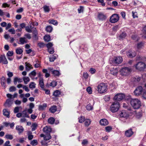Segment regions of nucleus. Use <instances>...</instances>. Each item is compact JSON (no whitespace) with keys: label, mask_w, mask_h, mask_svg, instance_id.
Masks as SVG:
<instances>
[{"label":"nucleus","mask_w":146,"mask_h":146,"mask_svg":"<svg viewBox=\"0 0 146 146\" xmlns=\"http://www.w3.org/2000/svg\"><path fill=\"white\" fill-rule=\"evenodd\" d=\"M28 138L29 140L32 139L33 138V135L32 134V133L30 131H27Z\"/></svg>","instance_id":"28"},{"label":"nucleus","mask_w":146,"mask_h":146,"mask_svg":"<svg viewBox=\"0 0 146 146\" xmlns=\"http://www.w3.org/2000/svg\"><path fill=\"white\" fill-rule=\"evenodd\" d=\"M57 84V82L56 81H53L50 83V86L53 87H54L56 86Z\"/></svg>","instance_id":"44"},{"label":"nucleus","mask_w":146,"mask_h":146,"mask_svg":"<svg viewBox=\"0 0 146 146\" xmlns=\"http://www.w3.org/2000/svg\"><path fill=\"white\" fill-rule=\"evenodd\" d=\"M23 52V50L21 48H17L16 50V52L17 54H21Z\"/></svg>","instance_id":"47"},{"label":"nucleus","mask_w":146,"mask_h":146,"mask_svg":"<svg viewBox=\"0 0 146 146\" xmlns=\"http://www.w3.org/2000/svg\"><path fill=\"white\" fill-rule=\"evenodd\" d=\"M48 52L50 54H52L54 52V50L53 48H49L48 49Z\"/></svg>","instance_id":"57"},{"label":"nucleus","mask_w":146,"mask_h":146,"mask_svg":"<svg viewBox=\"0 0 146 146\" xmlns=\"http://www.w3.org/2000/svg\"><path fill=\"white\" fill-rule=\"evenodd\" d=\"M127 56L130 58L135 57L136 55V53L134 50H129L127 53Z\"/></svg>","instance_id":"10"},{"label":"nucleus","mask_w":146,"mask_h":146,"mask_svg":"<svg viewBox=\"0 0 146 146\" xmlns=\"http://www.w3.org/2000/svg\"><path fill=\"white\" fill-rule=\"evenodd\" d=\"M53 46L51 42H49L46 44V46H47L48 49L49 48H52V46Z\"/></svg>","instance_id":"56"},{"label":"nucleus","mask_w":146,"mask_h":146,"mask_svg":"<svg viewBox=\"0 0 146 146\" xmlns=\"http://www.w3.org/2000/svg\"><path fill=\"white\" fill-rule=\"evenodd\" d=\"M3 125L5 127H10L11 128H12L14 127V123H9L5 122L3 123Z\"/></svg>","instance_id":"18"},{"label":"nucleus","mask_w":146,"mask_h":146,"mask_svg":"<svg viewBox=\"0 0 146 146\" xmlns=\"http://www.w3.org/2000/svg\"><path fill=\"white\" fill-rule=\"evenodd\" d=\"M132 71V69L128 67H125L122 68L120 70L121 74L123 76L129 75Z\"/></svg>","instance_id":"4"},{"label":"nucleus","mask_w":146,"mask_h":146,"mask_svg":"<svg viewBox=\"0 0 146 146\" xmlns=\"http://www.w3.org/2000/svg\"><path fill=\"white\" fill-rule=\"evenodd\" d=\"M51 128H43V131L47 135L50 134L51 132Z\"/></svg>","instance_id":"22"},{"label":"nucleus","mask_w":146,"mask_h":146,"mask_svg":"<svg viewBox=\"0 0 146 146\" xmlns=\"http://www.w3.org/2000/svg\"><path fill=\"white\" fill-rule=\"evenodd\" d=\"M35 63L34 64V66L35 68H37L40 66V62L38 60H36L35 61Z\"/></svg>","instance_id":"27"},{"label":"nucleus","mask_w":146,"mask_h":146,"mask_svg":"<svg viewBox=\"0 0 146 146\" xmlns=\"http://www.w3.org/2000/svg\"><path fill=\"white\" fill-rule=\"evenodd\" d=\"M39 84L40 87L43 89L44 88V86L43 82V80L42 78H40L39 80Z\"/></svg>","instance_id":"20"},{"label":"nucleus","mask_w":146,"mask_h":146,"mask_svg":"<svg viewBox=\"0 0 146 146\" xmlns=\"http://www.w3.org/2000/svg\"><path fill=\"white\" fill-rule=\"evenodd\" d=\"M49 23H52L54 25H57L58 24V22L54 20H51L49 21Z\"/></svg>","instance_id":"50"},{"label":"nucleus","mask_w":146,"mask_h":146,"mask_svg":"<svg viewBox=\"0 0 146 146\" xmlns=\"http://www.w3.org/2000/svg\"><path fill=\"white\" fill-rule=\"evenodd\" d=\"M119 25H116L114 26L113 28V30L114 31L116 32L117 30L119 29Z\"/></svg>","instance_id":"54"},{"label":"nucleus","mask_w":146,"mask_h":146,"mask_svg":"<svg viewBox=\"0 0 146 146\" xmlns=\"http://www.w3.org/2000/svg\"><path fill=\"white\" fill-rule=\"evenodd\" d=\"M57 55L56 54H54L53 55H51L49 58L50 61L51 62H53L56 59Z\"/></svg>","instance_id":"31"},{"label":"nucleus","mask_w":146,"mask_h":146,"mask_svg":"<svg viewBox=\"0 0 146 146\" xmlns=\"http://www.w3.org/2000/svg\"><path fill=\"white\" fill-rule=\"evenodd\" d=\"M84 124L86 127L88 126L91 123V121L89 119H86L85 120Z\"/></svg>","instance_id":"39"},{"label":"nucleus","mask_w":146,"mask_h":146,"mask_svg":"<svg viewBox=\"0 0 146 146\" xmlns=\"http://www.w3.org/2000/svg\"><path fill=\"white\" fill-rule=\"evenodd\" d=\"M123 61V59L121 57L118 56L114 58L113 62V64H118L121 63Z\"/></svg>","instance_id":"9"},{"label":"nucleus","mask_w":146,"mask_h":146,"mask_svg":"<svg viewBox=\"0 0 146 146\" xmlns=\"http://www.w3.org/2000/svg\"><path fill=\"white\" fill-rule=\"evenodd\" d=\"M51 136L50 134H48L47 135L46 134V135H45L44 137V139L45 140H48L51 138Z\"/></svg>","instance_id":"45"},{"label":"nucleus","mask_w":146,"mask_h":146,"mask_svg":"<svg viewBox=\"0 0 146 146\" xmlns=\"http://www.w3.org/2000/svg\"><path fill=\"white\" fill-rule=\"evenodd\" d=\"M31 144L32 145H36L37 144V141L36 140H33L31 142Z\"/></svg>","instance_id":"51"},{"label":"nucleus","mask_w":146,"mask_h":146,"mask_svg":"<svg viewBox=\"0 0 146 146\" xmlns=\"http://www.w3.org/2000/svg\"><path fill=\"white\" fill-rule=\"evenodd\" d=\"M86 90L89 94H91L92 93V89L90 87H88V88Z\"/></svg>","instance_id":"63"},{"label":"nucleus","mask_w":146,"mask_h":146,"mask_svg":"<svg viewBox=\"0 0 146 146\" xmlns=\"http://www.w3.org/2000/svg\"><path fill=\"white\" fill-rule=\"evenodd\" d=\"M132 16H133V18H136V17H138V16H137V13L135 12H133V11L132 12Z\"/></svg>","instance_id":"61"},{"label":"nucleus","mask_w":146,"mask_h":146,"mask_svg":"<svg viewBox=\"0 0 146 146\" xmlns=\"http://www.w3.org/2000/svg\"><path fill=\"white\" fill-rule=\"evenodd\" d=\"M23 88L27 92H29V90L28 88L26 86L23 85Z\"/></svg>","instance_id":"62"},{"label":"nucleus","mask_w":146,"mask_h":146,"mask_svg":"<svg viewBox=\"0 0 146 146\" xmlns=\"http://www.w3.org/2000/svg\"><path fill=\"white\" fill-rule=\"evenodd\" d=\"M119 19V17L116 14H114L111 17L110 19V21L112 23H114L118 21Z\"/></svg>","instance_id":"6"},{"label":"nucleus","mask_w":146,"mask_h":146,"mask_svg":"<svg viewBox=\"0 0 146 146\" xmlns=\"http://www.w3.org/2000/svg\"><path fill=\"white\" fill-rule=\"evenodd\" d=\"M46 30L47 32L50 33L52 30V27L50 26H48L46 27Z\"/></svg>","instance_id":"41"},{"label":"nucleus","mask_w":146,"mask_h":146,"mask_svg":"<svg viewBox=\"0 0 146 146\" xmlns=\"http://www.w3.org/2000/svg\"><path fill=\"white\" fill-rule=\"evenodd\" d=\"M119 116L121 117L126 118L129 117V115L127 112L123 110L120 112Z\"/></svg>","instance_id":"12"},{"label":"nucleus","mask_w":146,"mask_h":146,"mask_svg":"<svg viewBox=\"0 0 146 146\" xmlns=\"http://www.w3.org/2000/svg\"><path fill=\"white\" fill-rule=\"evenodd\" d=\"M44 40L45 41L48 42L50 41V37L49 35H45L44 37Z\"/></svg>","instance_id":"40"},{"label":"nucleus","mask_w":146,"mask_h":146,"mask_svg":"<svg viewBox=\"0 0 146 146\" xmlns=\"http://www.w3.org/2000/svg\"><path fill=\"white\" fill-rule=\"evenodd\" d=\"M23 79L22 78L15 77L14 78V84H16L17 82L19 83H21L23 82Z\"/></svg>","instance_id":"25"},{"label":"nucleus","mask_w":146,"mask_h":146,"mask_svg":"<svg viewBox=\"0 0 146 146\" xmlns=\"http://www.w3.org/2000/svg\"><path fill=\"white\" fill-rule=\"evenodd\" d=\"M90 71L91 74H94L95 73L96 70L95 69L91 68L90 69Z\"/></svg>","instance_id":"64"},{"label":"nucleus","mask_w":146,"mask_h":146,"mask_svg":"<svg viewBox=\"0 0 146 146\" xmlns=\"http://www.w3.org/2000/svg\"><path fill=\"white\" fill-rule=\"evenodd\" d=\"M16 90V88L14 86H11L9 88V91L10 92H13Z\"/></svg>","instance_id":"49"},{"label":"nucleus","mask_w":146,"mask_h":146,"mask_svg":"<svg viewBox=\"0 0 146 146\" xmlns=\"http://www.w3.org/2000/svg\"><path fill=\"white\" fill-rule=\"evenodd\" d=\"M133 134L132 129H130L126 131L125 133V135L127 137L131 136Z\"/></svg>","instance_id":"17"},{"label":"nucleus","mask_w":146,"mask_h":146,"mask_svg":"<svg viewBox=\"0 0 146 146\" xmlns=\"http://www.w3.org/2000/svg\"><path fill=\"white\" fill-rule=\"evenodd\" d=\"M88 141L87 139L83 140L82 143V144L83 145H85L88 144Z\"/></svg>","instance_id":"58"},{"label":"nucleus","mask_w":146,"mask_h":146,"mask_svg":"<svg viewBox=\"0 0 146 146\" xmlns=\"http://www.w3.org/2000/svg\"><path fill=\"white\" fill-rule=\"evenodd\" d=\"M79 122L80 123H82L85 120V118L84 117L81 116L79 117L78 118Z\"/></svg>","instance_id":"46"},{"label":"nucleus","mask_w":146,"mask_h":146,"mask_svg":"<svg viewBox=\"0 0 146 146\" xmlns=\"http://www.w3.org/2000/svg\"><path fill=\"white\" fill-rule=\"evenodd\" d=\"M98 19L100 21H104L106 19V16L103 13H99L98 15Z\"/></svg>","instance_id":"13"},{"label":"nucleus","mask_w":146,"mask_h":146,"mask_svg":"<svg viewBox=\"0 0 146 146\" xmlns=\"http://www.w3.org/2000/svg\"><path fill=\"white\" fill-rule=\"evenodd\" d=\"M127 36L125 32H122L119 36V39H123L124 38Z\"/></svg>","instance_id":"26"},{"label":"nucleus","mask_w":146,"mask_h":146,"mask_svg":"<svg viewBox=\"0 0 146 146\" xmlns=\"http://www.w3.org/2000/svg\"><path fill=\"white\" fill-rule=\"evenodd\" d=\"M86 108L87 110L90 111L93 109V107L90 104H88L86 106Z\"/></svg>","instance_id":"52"},{"label":"nucleus","mask_w":146,"mask_h":146,"mask_svg":"<svg viewBox=\"0 0 146 146\" xmlns=\"http://www.w3.org/2000/svg\"><path fill=\"white\" fill-rule=\"evenodd\" d=\"M143 91V88L141 86H139L134 91V93L135 95L139 96L141 94Z\"/></svg>","instance_id":"7"},{"label":"nucleus","mask_w":146,"mask_h":146,"mask_svg":"<svg viewBox=\"0 0 146 146\" xmlns=\"http://www.w3.org/2000/svg\"><path fill=\"white\" fill-rule=\"evenodd\" d=\"M130 104L135 109H139L141 106L140 101L137 99H130Z\"/></svg>","instance_id":"2"},{"label":"nucleus","mask_w":146,"mask_h":146,"mask_svg":"<svg viewBox=\"0 0 146 146\" xmlns=\"http://www.w3.org/2000/svg\"><path fill=\"white\" fill-rule=\"evenodd\" d=\"M36 84L34 82H31L29 84V87L30 88H35Z\"/></svg>","instance_id":"43"},{"label":"nucleus","mask_w":146,"mask_h":146,"mask_svg":"<svg viewBox=\"0 0 146 146\" xmlns=\"http://www.w3.org/2000/svg\"><path fill=\"white\" fill-rule=\"evenodd\" d=\"M55 120V119L53 117H51L48 119V121L49 123L52 124L54 123Z\"/></svg>","instance_id":"37"},{"label":"nucleus","mask_w":146,"mask_h":146,"mask_svg":"<svg viewBox=\"0 0 146 146\" xmlns=\"http://www.w3.org/2000/svg\"><path fill=\"white\" fill-rule=\"evenodd\" d=\"M48 70L51 71L52 74L54 76H58L60 74L59 72L57 70H54L53 68H49Z\"/></svg>","instance_id":"11"},{"label":"nucleus","mask_w":146,"mask_h":146,"mask_svg":"<svg viewBox=\"0 0 146 146\" xmlns=\"http://www.w3.org/2000/svg\"><path fill=\"white\" fill-rule=\"evenodd\" d=\"M44 10L45 12H49L50 11L49 7L46 5H44L43 7Z\"/></svg>","instance_id":"34"},{"label":"nucleus","mask_w":146,"mask_h":146,"mask_svg":"<svg viewBox=\"0 0 146 146\" xmlns=\"http://www.w3.org/2000/svg\"><path fill=\"white\" fill-rule=\"evenodd\" d=\"M83 11V7L80 6V7L78 9V11L79 13H80L82 12Z\"/></svg>","instance_id":"60"},{"label":"nucleus","mask_w":146,"mask_h":146,"mask_svg":"<svg viewBox=\"0 0 146 146\" xmlns=\"http://www.w3.org/2000/svg\"><path fill=\"white\" fill-rule=\"evenodd\" d=\"M60 94V91L58 90H56L54 92L53 94V95L55 96V97H58L59 96V95Z\"/></svg>","instance_id":"36"},{"label":"nucleus","mask_w":146,"mask_h":146,"mask_svg":"<svg viewBox=\"0 0 146 146\" xmlns=\"http://www.w3.org/2000/svg\"><path fill=\"white\" fill-rule=\"evenodd\" d=\"M19 134L21 133L24 131L23 128H16Z\"/></svg>","instance_id":"59"},{"label":"nucleus","mask_w":146,"mask_h":146,"mask_svg":"<svg viewBox=\"0 0 146 146\" xmlns=\"http://www.w3.org/2000/svg\"><path fill=\"white\" fill-rule=\"evenodd\" d=\"M2 62L4 64H7L8 62L5 55L0 56V63Z\"/></svg>","instance_id":"14"},{"label":"nucleus","mask_w":146,"mask_h":146,"mask_svg":"<svg viewBox=\"0 0 146 146\" xmlns=\"http://www.w3.org/2000/svg\"><path fill=\"white\" fill-rule=\"evenodd\" d=\"M2 87L5 89L6 87V80L4 76H2L0 79Z\"/></svg>","instance_id":"15"},{"label":"nucleus","mask_w":146,"mask_h":146,"mask_svg":"<svg viewBox=\"0 0 146 146\" xmlns=\"http://www.w3.org/2000/svg\"><path fill=\"white\" fill-rule=\"evenodd\" d=\"M143 46V44L142 42H140L137 44V48L138 49L140 48H142Z\"/></svg>","instance_id":"53"},{"label":"nucleus","mask_w":146,"mask_h":146,"mask_svg":"<svg viewBox=\"0 0 146 146\" xmlns=\"http://www.w3.org/2000/svg\"><path fill=\"white\" fill-rule=\"evenodd\" d=\"M47 105L46 104H43L42 105H40L39 106V110H44L46 107Z\"/></svg>","instance_id":"32"},{"label":"nucleus","mask_w":146,"mask_h":146,"mask_svg":"<svg viewBox=\"0 0 146 146\" xmlns=\"http://www.w3.org/2000/svg\"><path fill=\"white\" fill-rule=\"evenodd\" d=\"M19 42L20 44H23L27 42V41L25 37H21L19 38Z\"/></svg>","instance_id":"21"},{"label":"nucleus","mask_w":146,"mask_h":146,"mask_svg":"<svg viewBox=\"0 0 146 146\" xmlns=\"http://www.w3.org/2000/svg\"><path fill=\"white\" fill-rule=\"evenodd\" d=\"M120 107L119 103L117 101L113 102L110 107V110L113 113L117 111Z\"/></svg>","instance_id":"3"},{"label":"nucleus","mask_w":146,"mask_h":146,"mask_svg":"<svg viewBox=\"0 0 146 146\" xmlns=\"http://www.w3.org/2000/svg\"><path fill=\"white\" fill-rule=\"evenodd\" d=\"M23 80L25 84H27L30 81V79L27 76H24L23 77Z\"/></svg>","instance_id":"23"},{"label":"nucleus","mask_w":146,"mask_h":146,"mask_svg":"<svg viewBox=\"0 0 146 146\" xmlns=\"http://www.w3.org/2000/svg\"><path fill=\"white\" fill-rule=\"evenodd\" d=\"M42 71L44 73H45V76L46 78H48L50 76V74L48 72V70L46 69H43Z\"/></svg>","instance_id":"29"},{"label":"nucleus","mask_w":146,"mask_h":146,"mask_svg":"<svg viewBox=\"0 0 146 146\" xmlns=\"http://www.w3.org/2000/svg\"><path fill=\"white\" fill-rule=\"evenodd\" d=\"M146 65L142 62H139L133 66L137 70L141 71L143 70L145 68Z\"/></svg>","instance_id":"5"},{"label":"nucleus","mask_w":146,"mask_h":146,"mask_svg":"<svg viewBox=\"0 0 146 146\" xmlns=\"http://www.w3.org/2000/svg\"><path fill=\"white\" fill-rule=\"evenodd\" d=\"M3 115L8 117H9V112L6 109H4L3 110Z\"/></svg>","instance_id":"24"},{"label":"nucleus","mask_w":146,"mask_h":146,"mask_svg":"<svg viewBox=\"0 0 146 146\" xmlns=\"http://www.w3.org/2000/svg\"><path fill=\"white\" fill-rule=\"evenodd\" d=\"M21 107H15L14 110V113H18L19 111V108Z\"/></svg>","instance_id":"55"},{"label":"nucleus","mask_w":146,"mask_h":146,"mask_svg":"<svg viewBox=\"0 0 146 146\" xmlns=\"http://www.w3.org/2000/svg\"><path fill=\"white\" fill-rule=\"evenodd\" d=\"M5 137L7 139L11 140L13 139V136L11 135L7 134L5 135Z\"/></svg>","instance_id":"42"},{"label":"nucleus","mask_w":146,"mask_h":146,"mask_svg":"<svg viewBox=\"0 0 146 146\" xmlns=\"http://www.w3.org/2000/svg\"><path fill=\"white\" fill-rule=\"evenodd\" d=\"M36 73L35 70H33L29 74V76L31 77L32 76H35L36 75Z\"/></svg>","instance_id":"48"},{"label":"nucleus","mask_w":146,"mask_h":146,"mask_svg":"<svg viewBox=\"0 0 146 146\" xmlns=\"http://www.w3.org/2000/svg\"><path fill=\"white\" fill-rule=\"evenodd\" d=\"M21 113L22 114V116L23 117H29V115L26 112V110H25L23 111Z\"/></svg>","instance_id":"35"},{"label":"nucleus","mask_w":146,"mask_h":146,"mask_svg":"<svg viewBox=\"0 0 146 146\" xmlns=\"http://www.w3.org/2000/svg\"><path fill=\"white\" fill-rule=\"evenodd\" d=\"M107 85L104 83H101L97 86V90L99 93H104L107 91Z\"/></svg>","instance_id":"1"},{"label":"nucleus","mask_w":146,"mask_h":146,"mask_svg":"<svg viewBox=\"0 0 146 146\" xmlns=\"http://www.w3.org/2000/svg\"><path fill=\"white\" fill-rule=\"evenodd\" d=\"M125 97V95L122 94H118L116 95L113 98L114 100L120 101Z\"/></svg>","instance_id":"8"},{"label":"nucleus","mask_w":146,"mask_h":146,"mask_svg":"<svg viewBox=\"0 0 146 146\" xmlns=\"http://www.w3.org/2000/svg\"><path fill=\"white\" fill-rule=\"evenodd\" d=\"M25 64H26V70L27 71H29L31 68V65L29 64V63H27V62H26L25 63Z\"/></svg>","instance_id":"38"},{"label":"nucleus","mask_w":146,"mask_h":146,"mask_svg":"<svg viewBox=\"0 0 146 146\" xmlns=\"http://www.w3.org/2000/svg\"><path fill=\"white\" fill-rule=\"evenodd\" d=\"M57 110L56 107L55 106H53L51 107L49 109V110L51 112L54 113Z\"/></svg>","instance_id":"30"},{"label":"nucleus","mask_w":146,"mask_h":146,"mask_svg":"<svg viewBox=\"0 0 146 146\" xmlns=\"http://www.w3.org/2000/svg\"><path fill=\"white\" fill-rule=\"evenodd\" d=\"M118 72V70L117 68H113L110 70V73L113 75H116Z\"/></svg>","instance_id":"19"},{"label":"nucleus","mask_w":146,"mask_h":146,"mask_svg":"<svg viewBox=\"0 0 146 146\" xmlns=\"http://www.w3.org/2000/svg\"><path fill=\"white\" fill-rule=\"evenodd\" d=\"M11 102L10 99H7L5 103V106L8 107H10L11 104Z\"/></svg>","instance_id":"33"},{"label":"nucleus","mask_w":146,"mask_h":146,"mask_svg":"<svg viewBox=\"0 0 146 146\" xmlns=\"http://www.w3.org/2000/svg\"><path fill=\"white\" fill-rule=\"evenodd\" d=\"M100 123L101 125L106 126L108 124V122L106 119H103L100 121Z\"/></svg>","instance_id":"16"}]
</instances>
